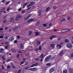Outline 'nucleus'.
<instances>
[{"instance_id":"774afa93","label":"nucleus","mask_w":73,"mask_h":73,"mask_svg":"<svg viewBox=\"0 0 73 73\" xmlns=\"http://www.w3.org/2000/svg\"><path fill=\"white\" fill-rule=\"evenodd\" d=\"M71 56L73 57V53H72L71 54Z\"/></svg>"},{"instance_id":"58836bf2","label":"nucleus","mask_w":73,"mask_h":73,"mask_svg":"<svg viewBox=\"0 0 73 73\" xmlns=\"http://www.w3.org/2000/svg\"><path fill=\"white\" fill-rule=\"evenodd\" d=\"M39 49L40 50H41V46H39Z\"/></svg>"},{"instance_id":"052dcab7","label":"nucleus","mask_w":73,"mask_h":73,"mask_svg":"<svg viewBox=\"0 0 73 73\" xmlns=\"http://www.w3.org/2000/svg\"><path fill=\"white\" fill-rule=\"evenodd\" d=\"M8 29V27H6L5 28V29H6V30Z\"/></svg>"},{"instance_id":"680f3d73","label":"nucleus","mask_w":73,"mask_h":73,"mask_svg":"<svg viewBox=\"0 0 73 73\" xmlns=\"http://www.w3.org/2000/svg\"><path fill=\"white\" fill-rule=\"evenodd\" d=\"M58 40H60L61 39V38L60 37H59L58 38Z\"/></svg>"},{"instance_id":"bb28decb","label":"nucleus","mask_w":73,"mask_h":73,"mask_svg":"<svg viewBox=\"0 0 73 73\" xmlns=\"http://www.w3.org/2000/svg\"><path fill=\"white\" fill-rule=\"evenodd\" d=\"M63 53H64V52L63 51H61L60 54V56H61Z\"/></svg>"},{"instance_id":"f704fd0d","label":"nucleus","mask_w":73,"mask_h":73,"mask_svg":"<svg viewBox=\"0 0 73 73\" xmlns=\"http://www.w3.org/2000/svg\"><path fill=\"white\" fill-rule=\"evenodd\" d=\"M26 5H27V3H26L23 5V6H26Z\"/></svg>"},{"instance_id":"79ce46f5","label":"nucleus","mask_w":73,"mask_h":73,"mask_svg":"<svg viewBox=\"0 0 73 73\" xmlns=\"http://www.w3.org/2000/svg\"><path fill=\"white\" fill-rule=\"evenodd\" d=\"M57 8V7L56 6H54L53 7V9H56Z\"/></svg>"},{"instance_id":"f03ea898","label":"nucleus","mask_w":73,"mask_h":73,"mask_svg":"<svg viewBox=\"0 0 73 73\" xmlns=\"http://www.w3.org/2000/svg\"><path fill=\"white\" fill-rule=\"evenodd\" d=\"M21 15H18L16 17L15 20L16 21H19L20 20V19L22 17Z\"/></svg>"},{"instance_id":"3c124183","label":"nucleus","mask_w":73,"mask_h":73,"mask_svg":"<svg viewBox=\"0 0 73 73\" xmlns=\"http://www.w3.org/2000/svg\"><path fill=\"white\" fill-rule=\"evenodd\" d=\"M11 61V59H8L7 60V62H9V61Z\"/></svg>"},{"instance_id":"6e6d98bb","label":"nucleus","mask_w":73,"mask_h":73,"mask_svg":"<svg viewBox=\"0 0 73 73\" xmlns=\"http://www.w3.org/2000/svg\"><path fill=\"white\" fill-rule=\"evenodd\" d=\"M3 28H0V31H3Z\"/></svg>"},{"instance_id":"5701e85b","label":"nucleus","mask_w":73,"mask_h":73,"mask_svg":"<svg viewBox=\"0 0 73 73\" xmlns=\"http://www.w3.org/2000/svg\"><path fill=\"white\" fill-rule=\"evenodd\" d=\"M14 20H15V19L14 18H12L11 19V22H13V21H14Z\"/></svg>"},{"instance_id":"2f4dec72","label":"nucleus","mask_w":73,"mask_h":73,"mask_svg":"<svg viewBox=\"0 0 73 73\" xmlns=\"http://www.w3.org/2000/svg\"><path fill=\"white\" fill-rule=\"evenodd\" d=\"M46 65H47L48 66H51V64L50 63H48L46 64Z\"/></svg>"},{"instance_id":"a19ab883","label":"nucleus","mask_w":73,"mask_h":73,"mask_svg":"<svg viewBox=\"0 0 73 73\" xmlns=\"http://www.w3.org/2000/svg\"><path fill=\"white\" fill-rule=\"evenodd\" d=\"M11 68V66H10L9 65H8L7 66V68L8 69H9V68Z\"/></svg>"},{"instance_id":"e2e57ef3","label":"nucleus","mask_w":73,"mask_h":73,"mask_svg":"<svg viewBox=\"0 0 73 73\" xmlns=\"http://www.w3.org/2000/svg\"><path fill=\"white\" fill-rule=\"evenodd\" d=\"M4 19H6L7 18V16H5L4 17Z\"/></svg>"},{"instance_id":"864d4df0","label":"nucleus","mask_w":73,"mask_h":73,"mask_svg":"<svg viewBox=\"0 0 73 73\" xmlns=\"http://www.w3.org/2000/svg\"><path fill=\"white\" fill-rule=\"evenodd\" d=\"M40 24V22H37V25H39Z\"/></svg>"},{"instance_id":"37998d69","label":"nucleus","mask_w":73,"mask_h":73,"mask_svg":"<svg viewBox=\"0 0 73 73\" xmlns=\"http://www.w3.org/2000/svg\"><path fill=\"white\" fill-rule=\"evenodd\" d=\"M58 30V29H54V32H56V31H57Z\"/></svg>"},{"instance_id":"e433bc0d","label":"nucleus","mask_w":73,"mask_h":73,"mask_svg":"<svg viewBox=\"0 0 73 73\" xmlns=\"http://www.w3.org/2000/svg\"><path fill=\"white\" fill-rule=\"evenodd\" d=\"M70 73H73V70H71L70 71Z\"/></svg>"},{"instance_id":"338daca9","label":"nucleus","mask_w":73,"mask_h":73,"mask_svg":"<svg viewBox=\"0 0 73 73\" xmlns=\"http://www.w3.org/2000/svg\"><path fill=\"white\" fill-rule=\"evenodd\" d=\"M25 55L26 56H27V55H28V54H27L26 53H25Z\"/></svg>"},{"instance_id":"7c9ffc66","label":"nucleus","mask_w":73,"mask_h":73,"mask_svg":"<svg viewBox=\"0 0 73 73\" xmlns=\"http://www.w3.org/2000/svg\"><path fill=\"white\" fill-rule=\"evenodd\" d=\"M7 21V19H5L3 20V22L4 23H6Z\"/></svg>"},{"instance_id":"a18cd8bd","label":"nucleus","mask_w":73,"mask_h":73,"mask_svg":"<svg viewBox=\"0 0 73 73\" xmlns=\"http://www.w3.org/2000/svg\"><path fill=\"white\" fill-rule=\"evenodd\" d=\"M5 0H3L2 1V3H5Z\"/></svg>"},{"instance_id":"c756f323","label":"nucleus","mask_w":73,"mask_h":73,"mask_svg":"<svg viewBox=\"0 0 73 73\" xmlns=\"http://www.w3.org/2000/svg\"><path fill=\"white\" fill-rule=\"evenodd\" d=\"M4 56H2V59L3 60H5V58H4Z\"/></svg>"},{"instance_id":"412c9836","label":"nucleus","mask_w":73,"mask_h":73,"mask_svg":"<svg viewBox=\"0 0 73 73\" xmlns=\"http://www.w3.org/2000/svg\"><path fill=\"white\" fill-rule=\"evenodd\" d=\"M5 10V8H2L1 9V11L0 12H3Z\"/></svg>"},{"instance_id":"473e14b6","label":"nucleus","mask_w":73,"mask_h":73,"mask_svg":"<svg viewBox=\"0 0 73 73\" xmlns=\"http://www.w3.org/2000/svg\"><path fill=\"white\" fill-rule=\"evenodd\" d=\"M2 70H4V66L3 65H2Z\"/></svg>"},{"instance_id":"603ef678","label":"nucleus","mask_w":73,"mask_h":73,"mask_svg":"<svg viewBox=\"0 0 73 73\" xmlns=\"http://www.w3.org/2000/svg\"><path fill=\"white\" fill-rule=\"evenodd\" d=\"M17 42V40H15L14 41V43H16Z\"/></svg>"},{"instance_id":"39448f33","label":"nucleus","mask_w":73,"mask_h":73,"mask_svg":"<svg viewBox=\"0 0 73 73\" xmlns=\"http://www.w3.org/2000/svg\"><path fill=\"white\" fill-rule=\"evenodd\" d=\"M32 16V14H30L29 15L26 16L24 18V20H28V19H29V18L31 16Z\"/></svg>"},{"instance_id":"2eb2a0df","label":"nucleus","mask_w":73,"mask_h":73,"mask_svg":"<svg viewBox=\"0 0 73 73\" xmlns=\"http://www.w3.org/2000/svg\"><path fill=\"white\" fill-rule=\"evenodd\" d=\"M50 46L51 47H52V48H54V46H55V45L54 44H50Z\"/></svg>"},{"instance_id":"ddd939ff","label":"nucleus","mask_w":73,"mask_h":73,"mask_svg":"<svg viewBox=\"0 0 73 73\" xmlns=\"http://www.w3.org/2000/svg\"><path fill=\"white\" fill-rule=\"evenodd\" d=\"M54 70V69L53 68H52L50 70V73H52V72H53V71Z\"/></svg>"},{"instance_id":"6ab92c4d","label":"nucleus","mask_w":73,"mask_h":73,"mask_svg":"<svg viewBox=\"0 0 73 73\" xmlns=\"http://www.w3.org/2000/svg\"><path fill=\"white\" fill-rule=\"evenodd\" d=\"M57 47L59 46V49H60V48H61V47H62V46H61V45H60V44H58L57 45Z\"/></svg>"},{"instance_id":"49530a36","label":"nucleus","mask_w":73,"mask_h":73,"mask_svg":"<svg viewBox=\"0 0 73 73\" xmlns=\"http://www.w3.org/2000/svg\"><path fill=\"white\" fill-rule=\"evenodd\" d=\"M40 35V33H39L37 32V36H38Z\"/></svg>"},{"instance_id":"8fccbe9b","label":"nucleus","mask_w":73,"mask_h":73,"mask_svg":"<svg viewBox=\"0 0 73 73\" xmlns=\"http://www.w3.org/2000/svg\"><path fill=\"white\" fill-rule=\"evenodd\" d=\"M3 38V36H0V38Z\"/></svg>"},{"instance_id":"393cba45","label":"nucleus","mask_w":73,"mask_h":73,"mask_svg":"<svg viewBox=\"0 0 73 73\" xmlns=\"http://www.w3.org/2000/svg\"><path fill=\"white\" fill-rule=\"evenodd\" d=\"M65 42H69V40L68 39H66L65 40Z\"/></svg>"},{"instance_id":"cd10ccee","label":"nucleus","mask_w":73,"mask_h":73,"mask_svg":"<svg viewBox=\"0 0 73 73\" xmlns=\"http://www.w3.org/2000/svg\"><path fill=\"white\" fill-rule=\"evenodd\" d=\"M32 34V31H30L29 32V36H31Z\"/></svg>"},{"instance_id":"5fc2aeb1","label":"nucleus","mask_w":73,"mask_h":73,"mask_svg":"<svg viewBox=\"0 0 73 73\" xmlns=\"http://www.w3.org/2000/svg\"><path fill=\"white\" fill-rule=\"evenodd\" d=\"M12 67L14 69H15V68H16V67L13 66H12Z\"/></svg>"},{"instance_id":"09e8293b","label":"nucleus","mask_w":73,"mask_h":73,"mask_svg":"<svg viewBox=\"0 0 73 73\" xmlns=\"http://www.w3.org/2000/svg\"><path fill=\"white\" fill-rule=\"evenodd\" d=\"M8 47V45H7V46H5V48L7 49Z\"/></svg>"},{"instance_id":"de8ad7c7","label":"nucleus","mask_w":73,"mask_h":73,"mask_svg":"<svg viewBox=\"0 0 73 73\" xmlns=\"http://www.w3.org/2000/svg\"><path fill=\"white\" fill-rule=\"evenodd\" d=\"M24 69H25L27 70V69H29V67H26V68H24Z\"/></svg>"},{"instance_id":"bf43d9fd","label":"nucleus","mask_w":73,"mask_h":73,"mask_svg":"<svg viewBox=\"0 0 73 73\" xmlns=\"http://www.w3.org/2000/svg\"><path fill=\"white\" fill-rule=\"evenodd\" d=\"M52 25V23H50V24H49V26H50V27H51V26Z\"/></svg>"},{"instance_id":"f257e3e1","label":"nucleus","mask_w":73,"mask_h":73,"mask_svg":"<svg viewBox=\"0 0 73 73\" xmlns=\"http://www.w3.org/2000/svg\"><path fill=\"white\" fill-rule=\"evenodd\" d=\"M51 58H52V56L51 55H49L48 56H47L45 58V61L46 62H47V61H49Z\"/></svg>"},{"instance_id":"dca6fc26","label":"nucleus","mask_w":73,"mask_h":73,"mask_svg":"<svg viewBox=\"0 0 73 73\" xmlns=\"http://www.w3.org/2000/svg\"><path fill=\"white\" fill-rule=\"evenodd\" d=\"M20 47L21 49H23L24 48V46H23V44H21L20 45Z\"/></svg>"},{"instance_id":"ea45409f","label":"nucleus","mask_w":73,"mask_h":73,"mask_svg":"<svg viewBox=\"0 0 73 73\" xmlns=\"http://www.w3.org/2000/svg\"><path fill=\"white\" fill-rule=\"evenodd\" d=\"M25 10L23 11L21 13H25Z\"/></svg>"},{"instance_id":"c9c22d12","label":"nucleus","mask_w":73,"mask_h":73,"mask_svg":"<svg viewBox=\"0 0 73 73\" xmlns=\"http://www.w3.org/2000/svg\"><path fill=\"white\" fill-rule=\"evenodd\" d=\"M17 39H19L20 38V36H17Z\"/></svg>"},{"instance_id":"423d86ee","label":"nucleus","mask_w":73,"mask_h":73,"mask_svg":"<svg viewBox=\"0 0 73 73\" xmlns=\"http://www.w3.org/2000/svg\"><path fill=\"white\" fill-rule=\"evenodd\" d=\"M70 31V29L63 30L61 31V32H62V33L67 32H69V31Z\"/></svg>"},{"instance_id":"1a4fd4ad","label":"nucleus","mask_w":73,"mask_h":73,"mask_svg":"<svg viewBox=\"0 0 73 73\" xmlns=\"http://www.w3.org/2000/svg\"><path fill=\"white\" fill-rule=\"evenodd\" d=\"M66 19H65L64 18L63 19H62L61 21H60L59 22L60 24L61 23H62V22H64V21H66Z\"/></svg>"},{"instance_id":"9b49d317","label":"nucleus","mask_w":73,"mask_h":73,"mask_svg":"<svg viewBox=\"0 0 73 73\" xmlns=\"http://www.w3.org/2000/svg\"><path fill=\"white\" fill-rule=\"evenodd\" d=\"M54 37H56V36H52L50 37V40H52L53 39V38H54Z\"/></svg>"},{"instance_id":"72a5a7b5","label":"nucleus","mask_w":73,"mask_h":73,"mask_svg":"<svg viewBox=\"0 0 73 73\" xmlns=\"http://www.w3.org/2000/svg\"><path fill=\"white\" fill-rule=\"evenodd\" d=\"M21 73V70L20 69L19 70H18V73Z\"/></svg>"},{"instance_id":"7ed1b4c3","label":"nucleus","mask_w":73,"mask_h":73,"mask_svg":"<svg viewBox=\"0 0 73 73\" xmlns=\"http://www.w3.org/2000/svg\"><path fill=\"white\" fill-rule=\"evenodd\" d=\"M67 47L70 49H72L73 47V45L70 43H68L66 45Z\"/></svg>"},{"instance_id":"20e7f679","label":"nucleus","mask_w":73,"mask_h":73,"mask_svg":"<svg viewBox=\"0 0 73 73\" xmlns=\"http://www.w3.org/2000/svg\"><path fill=\"white\" fill-rule=\"evenodd\" d=\"M35 4V2H32L30 4H29V5H27V8H29V7H32V6H33L34 4Z\"/></svg>"},{"instance_id":"9d476101","label":"nucleus","mask_w":73,"mask_h":73,"mask_svg":"<svg viewBox=\"0 0 73 73\" xmlns=\"http://www.w3.org/2000/svg\"><path fill=\"white\" fill-rule=\"evenodd\" d=\"M31 21H33V19H29L27 21V23H30Z\"/></svg>"},{"instance_id":"f8f14e48","label":"nucleus","mask_w":73,"mask_h":73,"mask_svg":"<svg viewBox=\"0 0 73 73\" xmlns=\"http://www.w3.org/2000/svg\"><path fill=\"white\" fill-rule=\"evenodd\" d=\"M4 49L3 48H1L0 49V53H3V52H4Z\"/></svg>"},{"instance_id":"aec40b11","label":"nucleus","mask_w":73,"mask_h":73,"mask_svg":"<svg viewBox=\"0 0 73 73\" xmlns=\"http://www.w3.org/2000/svg\"><path fill=\"white\" fill-rule=\"evenodd\" d=\"M37 64H36V63L35 64H33L31 66V67H33L34 66H36Z\"/></svg>"},{"instance_id":"6e6552de","label":"nucleus","mask_w":73,"mask_h":73,"mask_svg":"<svg viewBox=\"0 0 73 73\" xmlns=\"http://www.w3.org/2000/svg\"><path fill=\"white\" fill-rule=\"evenodd\" d=\"M41 13H42V11L41 10H40L38 12V15L39 16H41L42 14H41Z\"/></svg>"},{"instance_id":"c03bdc74","label":"nucleus","mask_w":73,"mask_h":73,"mask_svg":"<svg viewBox=\"0 0 73 73\" xmlns=\"http://www.w3.org/2000/svg\"><path fill=\"white\" fill-rule=\"evenodd\" d=\"M11 9V7L8 8L7 9V11H9V9Z\"/></svg>"},{"instance_id":"f3484780","label":"nucleus","mask_w":73,"mask_h":73,"mask_svg":"<svg viewBox=\"0 0 73 73\" xmlns=\"http://www.w3.org/2000/svg\"><path fill=\"white\" fill-rule=\"evenodd\" d=\"M20 28V26H18V27L17 28L15 27L13 29V31H16V30L17 28Z\"/></svg>"},{"instance_id":"b1692460","label":"nucleus","mask_w":73,"mask_h":73,"mask_svg":"<svg viewBox=\"0 0 73 73\" xmlns=\"http://www.w3.org/2000/svg\"><path fill=\"white\" fill-rule=\"evenodd\" d=\"M49 8H50V7H48L46 10V12H48V11H49Z\"/></svg>"},{"instance_id":"13d9d810","label":"nucleus","mask_w":73,"mask_h":73,"mask_svg":"<svg viewBox=\"0 0 73 73\" xmlns=\"http://www.w3.org/2000/svg\"><path fill=\"white\" fill-rule=\"evenodd\" d=\"M21 8H19V9H18V11H21Z\"/></svg>"},{"instance_id":"4c0bfd02","label":"nucleus","mask_w":73,"mask_h":73,"mask_svg":"<svg viewBox=\"0 0 73 73\" xmlns=\"http://www.w3.org/2000/svg\"><path fill=\"white\" fill-rule=\"evenodd\" d=\"M43 25L44 27H46L47 26V25H46V24H43Z\"/></svg>"},{"instance_id":"0e129e2a","label":"nucleus","mask_w":73,"mask_h":73,"mask_svg":"<svg viewBox=\"0 0 73 73\" xmlns=\"http://www.w3.org/2000/svg\"><path fill=\"white\" fill-rule=\"evenodd\" d=\"M5 54H6L8 55V54H9V52H7L6 53H5Z\"/></svg>"},{"instance_id":"a211bd4d","label":"nucleus","mask_w":73,"mask_h":73,"mask_svg":"<svg viewBox=\"0 0 73 73\" xmlns=\"http://www.w3.org/2000/svg\"><path fill=\"white\" fill-rule=\"evenodd\" d=\"M40 44H41V42H40L39 41H37V45H39Z\"/></svg>"},{"instance_id":"c85d7f7f","label":"nucleus","mask_w":73,"mask_h":73,"mask_svg":"<svg viewBox=\"0 0 73 73\" xmlns=\"http://www.w3.org/2000/svg\"><path fill=\"white\" fill-rule=\"evenodd\" d=\"M40 57L42 58L43 57H44V54H41L40 55Z\"/></svg>"},{"instance_id":"4be33fe9","label":"nucleus","mask_w":73,"mask_h":73,"mask_svg":"<svg viewBox=\"0 0 73 73\" xmlns=\"http://www.w3.org/2000/svg\"><path fill=\"white\" fill-rule=\"evenodd\" d=\"M63 73H68L67 70H64L63 71Z\"/></svg>"},{"instance_id":"4d7b16f0","label":"nucleus","mask_w":73,"mask_h":73,"mask_svg":"<svg viewBox=\"0 0 73 73\" xmlns=\"http://www.w3.org/2000/svg\"><path fill=\"white\" fill-rule=\"evenodd\" d=\"M10 2L8 1L7 2V3H6V4L7 5L8 4H9V3Z\"/></svg>"},{"instance_id":"4468645a","label":"nucleus","mask_w":73,"mask_h":73,"mask_svg":"<svg viewBox=\"0 0 73 73\" xmlns=\"http://www.w3.org/2000/svg\"><path fill=\"white\" fill-rule=\"evenodd\" d=\"M14 40V38L13 37H11L9 38V40L10 41H12Z\"/></svg>"},{"instance_id":"0eeeda50","label":"nucleus","mask_w":73,"mask_h":73,"mask_svg":"<svg viewBox=\"0 0 73 73\" xmlns=\"http://www.w3.org/2000/svg\"><path fill=\"white\" fill-rule=\"evenodd\" d=\"M37 69L36 68H30L28 70H31V71H36Z\"/></svg>"},{"instance_id":"69168bd1","label":"nucleus","mask_w":73,"mask_h":73,"mask_svg":"<svg viewBox=\"0 0 73 73\" xmlns=\"http://www.w3.org/2000/svg\"><path fill=\"white\" fill-rule=\"evenodd\" d=\"M8 38V37L7 36H5V39H7Z\"/></svg>"},{"instance_id":"a878e982","label":"nucleus","mask_w":73,"mask_h":73,"mask_svg":"<svg viewBox=\"0 0 73 73\" xmlns=\"http://www.w3.org/2000/svg\"><path fill=\"white\" fill-rule=\"evenodd\" d=\"M17 52H18V53H22V51H21V50H20V49L18 50H17Z\"/></svg>"}]
</instances>
